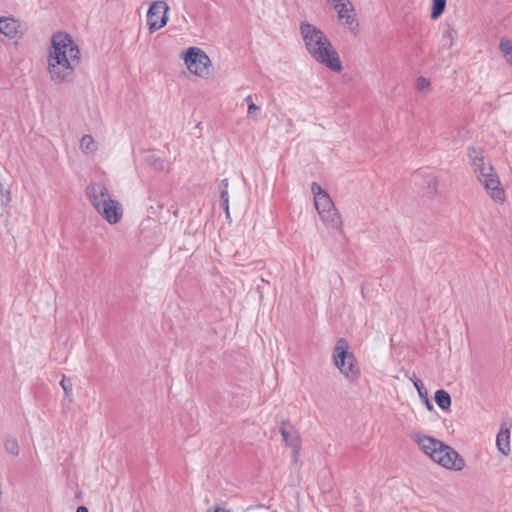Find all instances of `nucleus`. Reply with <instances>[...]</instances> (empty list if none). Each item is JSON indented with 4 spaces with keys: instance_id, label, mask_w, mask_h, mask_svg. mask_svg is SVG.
I'll return each instance as SVG.
<instances>
[{
    "instance_id": "1",
    "label": "nucleus",
    "mask_w": 512,
    "mask_h": 512,
    "mask_svg": "<svg viewBox=\"0 0 512 512\" xmlns=\"http://www.w3.org/2000/svg\"><path fill=\"white\" fill-rule=\"evenodd\" d=\"M79 63L80 50L71 35L62 31L54 33L47 55L50 81L55 84L73 82Z\"/></svg>"
},
{
    "instance_id": "2",
    "label": "nucleus",
    "mask_w": 512,
    "mask_h": 512,
    "mask_svg": "<svg viewBox=\"0 0 512 512\" xmlns=\"http://www.w3.org/2000/svg\"><path fill=\"white\" fill-rule=\"evenodd\" d=\"M299 31L307 52L316 62L334 72H340L343 69L338 52L320 28L302 21Z\"/></svg>"
},
{
    "instance_id": "3",
    "label": "nucleus",
    "mask_w": 512,
    "mask_h": 512,
    "mask_svg": "<svg viewBox=\"0 0 512 512\" xmlns=\"http://www.w3.org/2000/svg\"><path fill=\"white\" fill-rule=\"evenodd\" d=\"M468 157L477 179L484 185L490 197L495 202L502 203L505 199L504 190L500 187V180L492 165L485 163L482 151L471 147L468 150Z\"/></svg>"
},
{
    "instance_id": "4",
    "label": "nucleus",
    "mask_w": 512,
    "mask_h": 512,
    "mask_svg": "<svg viewBox=\"0 0 512 512\" xmlns=\"http://www.w3.org/2000/svg\"><path fill=\"white\" fill-rule=\"evenodd\" d=\"M311 191L314 195L315 208L321 220L333 229L341 230L342 221L329 194L317 183L311 184Z\"/></svg>"
},
{
    "instance_id": "5",
    "label": "nucleus",
    "mask_w": 512,
    "mask_h": 512,
    "mask_svg": "<svg viewBox=\"0 0 512 512\" xmlns=\"http://www.w3.org/2000/svg\"><path fill=\"white\" fill-rule=\"evenodd\" d=\"M349 344L346 339H338L333 351V360L339 371L349 380H354L359 375V369L355 363V357L348 351Z\"/></svg>"
},
{
    "instance_id": "6",
    "label": "nucleus",
    "mask_w": 512,
    "mask_h": 512,
    "mask_svg": "<svg viewBox=\"0 0 512 512\" xmlns=\"http://www.w3.org/2000/svg\"><path fill=\"white\" fill-rule=\"evenodd\" d=\"M184 61L191 73L200 77L209 75L211 61L201 49L190 47L185 53Z\"/></svg>"
},
{
    "instance_id": "7",
    "label": "nucleus",
    "mask_w": 512,
    "mask_h": 512,
    "mask_svg": "<svg viewBox=\"0 0 512 512\" xmlns=\"http://www.w3.org/2000/svg\"><path fill=\"white\" fill-rule=\"evenodd\" d=\"M435 452L431 459L440 466L456 471H460L464 468V459L452 447L444 444V447H437Z\"/></svg>"
},
{
    "instance_id": "8",
    "label": "nucleus",
    "mask_w": 512,
    "mask_h": 512,
    "mask_svg": "<svg viewBox=\"0 0 512 512\" xmlns=\"http://www.w3.org/2000/svg\"><path fill=\"white\" fill-rule=\"evenodd\" d=\"M169 6L165 1L153 2L147 12V24L150 32H154L167 24Z\"/></svg>"
},
{
    "instance_id": "9",
    "label": "nucleus",
    "mask_w": 512,
    "mask_h": 512,
    "mask_svg": "<svg viewBox=\"0 0 512 512\" xmlns=\"http://www.w3.org/2000/svg\"><path fill=\"white\" fill-rule=\"evenodd\" d=\"M95 210L111 225L119 223L123 217V208L121 203L112 197L105 202H101L100 207L95 208Z\"/></svg>"
},
{
    "instance_id": "10",
    "label": "nucleus",
    "mask_w": 512,
    "mask_h": 512,
    "mask_svg": "<svg viewBox=\"0 0 512 512\" xmlns=\"http://www.w3.org/2000/svg\"><path fill=\"white\" fill-rule=\"evenodd\" d=\"M280 433L285 444L292 448L294 461H297L301 449V438L298 431L289 421H283L280 425Z\"/></svg>"
},
{
    "instance_id": "11",
    "label": "nucleus",
    "mask_w": 512,
    "mask_h": 512,
    "mask_svg": "<svg viewBox=\"0 0 512 512\" xmlns=\"http://www.w3.org/2000/svg\"><path fill=\"white\" fill-rule=\"evenodd\" d=\"M85 195L94 209L112 197L108 188L100 182L89 183L85 188Z\"/></svg>"
},
{
    "instance_id": "12",
    "label": "nucleus",
    "mask_w": 512,
    "mask_h": 512,
    "mask_svg": "<svg viewBox=\"0 0 512 512\" xmlns=\"http://www.w3.org/2000/svg\"><path fill=\"white\" fill-rule=\"evenodd\" d=\"M334 9L338 14L339 20L347 25L351 26L355 22L354 7L349 0H343L341 2L334 3Z\"/></svg>"
},
{
    "instance_id": "13",
    "label": "nucleus",
    "mask_w": 512,
    "mask_h": 512,
    "mask_svg": "<svg viewBox=\"0 0 512 512\" xmlns=\"http://www.w3.org/2000/svg\"><path fill=\"white\" fill-rule=\"evenodd\" d=\"M414 439L420 449L430 458L435 452V450L440 447H444V443L436 438L431 436L416 434Z\"/></svg>"
},
{
    "instance_id": "14",
    "label": "nucleus",
    "mask_w": 512,
    "mask_h": 512,
    "mask_svg": "<svg viewBox=\"0 0 512 512\" xmlns=\"http://www.w3.org/2000/svg\"><path fill=\"white\" fill-rule=\"evenodd\" d=\"M0 34L8 38H15L22 34L20 23L9 17H0Z\"/></svg>"
},
{
    "instance_id": "15",
    "label": "nucleus",
    "mask_w": 512,
    "mask_h": 512,
    "mask_svg": "<svg viewBox=\"0 0 512 512\" xmlns=\"http://www.w3.org/2000/svg\"><path fill=\"white\" fill-rule=\"evenodd\" d=\"M496 445L498 451L504 456H508L510 453V430L507 427L501 426L499 433L496 438Z\"/></svg>"
},
{
    "instance_id": "16",
    "label": "nucleus",
    "mask_w": 512,
    "mask_h": 512,
    "mask_svg": "<svg viewBox=\"0 0 512 512\" xmlns=\"http://www.w3.org/2000/svg\"><path fill=\"white\" fill-rule=\"evenodd\" d=\"M80 149L85 154H94L98 145L91 135L86 134L80 140Z\"/></svg>"
},
{
    "instance_id": "17",
    "label": "nucleus",
    "mask_w": 512,
    "mask_h": 512,
    "mask_svg": "<svg viewBox=\"0 0 512 512\" xmlns=\"http://www.w3.org/2000/svg\"><path fill=\"white\" fill-rule=\"evenodd\" d=\"M435 402L442 410H449L451 406V397L445 390H437L435 393Z\"/></svg>"
},
{
    "instance_id": "18",
    "label": "nucleus",
    "mask_w": 512,
    "mask_h": 512,
    "mask_svg": "<svg viewBox=\"0 0 512 512\" xmlns=\"http://www.w3.org/2000/svg\"><path fill=\"white\" fill-rule=\"evenodd\" d=\"M147 162L158 171H165L169 168V163L164 158L158 157L154 154L147 157Z\"/></svg>"
},
{
    "instance_id": "19",
    "label": "nucleus",
    "mask_w": 512,
    "mask_h": 512,
    "mask_svg": "<svg viewBox=\"0 0 512 512\" xmlns=\"http://www.w3.org/2000/svg\"><path fill=\"white\" fill-rule=\"evenodd\" d=\"M445 7H446V0H433L432 1L431 18L433 20L438 19L444 12Z\"/></svg>"
},
{
    "instance_id": "20",
    "label": "nucleus",
    "mask_w": 512,
    "mask_h": 512,
    "mask_svg": "<svg viewBox=\"0 0 512 512\" xmlns=\"http://www.w3.org/2000/svg\"><path fill=\"white\" fill-rule=\"evenodd\" d=\"M5 450L11 455L17 456L19 455L20 449L18 445V441L14 437H6L4 442Z\"/></svg>"
},
{
    "instance_id": "21",
    "label": "nucleus",
    "mask_w": 512,
    "mask_h": 512,
    "mask_svg": "<svg viewBox=\"0 0 512 512\" xmlns=\"http://www.w3.org/2000/svg\"><path fill=\"white\" fill-rule=\"evenodd\" d=\"M456 36V30L453 27L448 26L443 34V45L447 48H451L454 44Z\"/></svg>"
},
{
    "instance_id": "22",
    "label": "nucleus",
    "mask_w": 512,
    "mask_h": 512,
    "mask_svg": "<svg viewBox=\"0 0 512 512\" xmlns=\"http://www.w3.org/2000/svg\"><path fill=\"white\" fill-rule=\"evenodd\" d=\"M410 379L412 380L415 388L417 389L419 396L421 398L427 400L428 393H427V390L424 387L422 381L420 379L416 378L415 375H413V378L411 377Z\"/></svg>"
},
{
    "instance_id": "23",
    "label": "nucleus",
    "mask_w": 512,
    "mask_h": 512,
    "mask_svg": "<svg viewBox=\"0 0 512 512\" xmlns=\"http://www.w3.org/2000/svg\"><path fill=\"white\" fill-rule=\"evenodd\" d=\"M499 47L504 56L512 54V41L502 39Z\"/></svg>"
},
{
    "instance_id": "24",
    "label": "nucleus",
    "mask_w": 512,
    "mask_h": 512,
    "mask_svg": "<svg viewBox=\"0 0 512 512\" xmlns=\"http://www.w3.org/2000/svg\"><path fill=\"white\" fill-rule=\"evenodd\" d=\"M260 111H261V108L258 105H256L254 102H251L248 105L247 116H248V118L256 119L258 117V115L260 114Z\"/></svg>"
},
{
    "instance_id": "25",
    "label": "nucleus",
    "mask_w": 512,
    "mask_h": 512,
    "mask_svg": "<svg viewBox=\"0 0 512 512\" xmlns=\"http://www.w3.org/2000/svg\"><path fill=\"white\" fill-rule=\"evenodd\" d=\"M429 87H430V81L427 78H425L423 76L418 77V79L416 81L417 90L424 91V90H428Z\"/></svg>"
},
{
    "instance_id": "26",
    "label": "nucleus",
    "mask_w": 512,
    "mask_h": 512,
    "mask_svg": "<svg viewBox=\"0 0 512 512\" xmlns=\"http://www.w3.org/2000/svg\"><path fill=\"white\" fill-rule=\"evenodd\" d=\"M220 198H221V201H222V204H223L224 210H225V212H226L227 216H229V205H228L229 198H228V190H226V189H222V190H221V194H220Z\"/></svg>"
},
{
    "instance_id": "27",
    "label": "nucleus",
    "mask_w": 512,
    "mask_h": 512,
    "mask_svg": "<svg viewBox=\"0 0 512 512\" xmlns=\"http://www.w3.org/2000/svg\"><path fill=\"white\" fill-rule=\"evenodd\" d=\"M60 385L62 386L64 392L66 395H69L72 392V382L70 379L63 378L60 382Z\"/></svg>"
},
{
    "instance_id": "28",
    "label": "nucleus",
    "mask_w": 512,
    "mask_h": 512,
    "mask_svg": "<svg viewBox=\"0 0 512 512\" xmlns=\"http://www.w3.org/2000/svg\"><path fill=\"white\" fill-rule=\"evenodd\" d=\"M437 184L438 180L435 178L428 180V189L430 193H434L436 191Z\"/></svg>"
},
{
    "instance_id": "29",
    "label": "nucleus",
    "mask_w": 512,
    "mask_h": 512,
    "mask_svg": "<svg viewBox=\"0 0 512 512\" xmlns=\"http://www.w3.org/2000/svg\"><path fill=\"white\" fill-rule=\"evenodd\" d=\"M221 185L223 186V189L228 190V179H223L221 181Z\"/></svg>"
},
{
    "instance_id": "30",
    "label": "nucleus",
    "mask_w": 512,
    "mask_h": 512,
    "mask_svg": "<svg viewBox=\"0 0 512 512\" xmlns=\"http://www.w3.org/2000/svg\"><path fill=\"white\" fill-rule=\"evenodd\" d=\"M76 512H88V509L85 506H79Z\"/></svg>"
},
{
    "instance_id": "31",
    "label": "nucleus",
    "mask_w": 512,
    "mask_h": 512,
    "mask_svg": "<svg viewBox=\"0 0 512 512\" xmlns=\"http://www.w3.org/2000/svg\"><path fill=\"white\" fill-rule=\"evenodd\" d=\"M504 57H505L506 61H507L510 65H512V53H511L510 55H506V56H504Z\"/></svg>"
},
{
    "instance_id": "32",
    "label": "nucleus",
    "mask_w": 512,
    "mask_h": 512,
    "mask_svg": "<svg viewBox=\"0 0 512 512\" xmlns=\"http://www.w3.org/2000/svg\"><path fill=\"white\" fill-rule=\"evenodd\" d=\"M245 101H246V103L249 105L251 102H253L252 96H251V95H248V96L245 98Z\"/></svg>"
},
{
    "instance_id": "33",
    "label": "nucleus",
    "mask_w": 512,
    "mask_h": 512,
    "mask_svg": "<svg viewBox=\"0 0 512 512\" xmlns=\"http://www.w3.org/2000/svg\"><path fill=\"white\" fill-rule=\"evenodd\" d=\"M208 512H212V511L209 510ZM213 512H230V511L225 510V509H221V508H215V510Z\"/></svg>"
},
{
    "instance_id": "34",
    "label": "nucleus",
    "mask_w": 512,
    "mask_h": 512,
    "mask_svg": "<svg viewBox=\"0 0 512 512\" xmlns=\"http://www.w3.org/2000/svg\"><path fill=\"white\" fill-rule=\"evenodd\" d=\"M425 403H426L428 409L432 408V405H431V403H430L428 398H427V400H425Z\"/></svg>"
},
{
    "instance_id": "35",
    "label": "nucleus",
    "mask_w": 512,
    "mask_h": 512,
    "mask_svg": "<svg viewBox=\"0 0 512 512\" xmlns=\"http://www.w3.org/2000/svg\"><path fill=\"white\" fill-rule=\"evenodd\" d=\"M0 193H3V185L1 182H0Z\"/></svg>"
}]
</instances>
